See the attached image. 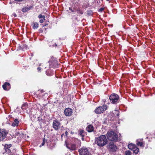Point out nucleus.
<instances>
[{
	"label": "nucleus",
	"instance_id": "nucleus-1",
	"mask_svg": "<svg viewBox=\"0 0 155 155\" xmlns=\"http://www.w3.org/2000/svg\"><path fill=\"white\" fill-rule=\"evenodd\" d=\"M107 142L105 135H101L97 138L95 142L100 147H103L105 145Z\"/></svg>",
	"mask_w": 155,
	"mask_h": 155
},
{
	"label": "nucleus",
	"instance_id": "nucleus-2",
	"mask_svg": "<svg viewBox=\"0 0 155 155\" xmlns=\"http://www.w3.org/2000/svg\"><path fill=\"white\" fill-rule=\"evenodd\" d=\"M106 136L107 139L109 140L117 141L118 140V136L114 131H108L106 134Z\"/></svg>",
	"mask_w": 155,
	"mask_h": 155
},
{
	"label": "nucleus",
	"instance_id": "nucleus-3",
	"mask_svg": "<svg viewBox=\"0 0 155 155\" xmlns=\"http://www.w3.org/2000/svg\"><path fill=\"white\" fill-rule=\"evenodd\" d=\"M74 142H75V144L73 143L70 144H66V147L69 149L72 150H74L77 149V147L76 145H77L78 146H80L81 144V142L80 140H78L77 138H75L74 139Z\"/></svg>",
	"mask_w": 155,
	"mask_h": 155
},
{
	"label": "nucleus",
	"instance_id": "nucleus-4",
	"mask_svg": "<svg viewBox=\"0 0 155 155\" xmlns=\"http://www.w3.org/2000/svg\"><path fill=\"white\" fill-rule=\"evenodd\" d=\"M119 99V96L116 94H113L110 95L109 99L111 102L113 104H116Z\"/></svg>",
	"mask_w": 155,
	"mask_h": 155
},
{
	"label": "nucleus",
	"instance_id": "nucleus-5",
	"mask_svg": "<svg viewBox=\"0 0 155 155\" xmlns=\"http://www.w3.org/2000/svg\"><path fill=\"white\" fill-rule=\"evenodd\" d=\"M107 109V106L106 105H104L101 107H99L96 109L94 110L95 113L100 114L103 113Z\"/></svg>",
	"mask_w": 155,
	"mask_h": 155
},
{
	"label": "nucleus",
	"instance_id": "nucleus-6",
	"mask_svg": "<svg viewBox=\"0 0 155 155\" xmlns=\"http://www.w3.org/2000/svg\"><path fill=\"white\" fill-rule=\"evenodd\" d=\"M8 133V132L4 129L0 130V142L4 140Z\"/></svg>",
	"mask_w": 155,
	"mask_h": 155
},
{
	"label": "nucleus",
	"instance_id": "nucleus-7",
	"mask_svg": "<svg viewBox=\"0 0 155 155\" xmlns=\"http://www.w3.org/2000/svg\"><path fill=\"white\" fill-rule=\"evenodd\" d=\"M80 155H89V153L87 149L81 148L79 150Z\"/></svg>",
	"mask_w": 155,
	"mask_h": 155
},
{
	"label": "nucleus",
	"instance_id": "nucleus-8",
	"mask_svg": "<svg viewBox=\"0 0 155 155\" xmlns=\"http://www.w3.org/2000/svg\"><path fill=\"white\" fill-rule=\"evenodd\" d=\"M61 126L60 123L58 120L54 121L53 123V128L55 130H57L60 128Z\"/></svg>",
	"mask_w": 155,
	"mask_h": 155
},
{
	"label": "nucleus",
	"instance_id": "nucleus-9",
	"mask_svg": "<svg viewBox=\"0 0 155 155\" xmlns=\"http://www.w3.org/2000/svg\"><path fill=\"white\" fill-rule=\"evenodd\" d=\"M64 113L66 116H70L72 113V110L69 108H66L64 110Z\"/></svg>",
	"mask_w": 155,
	"mask_h": 155
},
{
	"label": "nucleus",
	"instance_id": "nucleus-10",
	"mask_svg": "<svg viewBox=\"0 0 155 155\" xmlns=\"http://www.w3.org/2000/svg\"><path fill=\"white\" fill-rule=\"evenodd\" d=\"M109 147L110 149L112 151H115L117 149V146L114 144V143L113 142H111L109 144Z\"/></svg>",
	"mask_w": 155,
	"mask_h": 155
},
{
	"label": "nucleus",
	"instance_id": "nucleus-11",
	"mask_svg": "<svg viewBox=\"0 0 155 155\" xmlns=\"http://www.w3.org/2000/svg\"><path fill=\"white\" fill-rule=\"evenodd\" d=\"M94 128L91 124L88 125L86 127L87 130L89 132H92L94 130Z\"/></svg>",
	"mask_w": 155,
	"mask_h": 155
},
{
	"label": "nucleus",
	"instance_id": "nucleus-12",
	"mask_svg": "<svg viewBox=\"0 0 155 155\" xmlns=\"http://www.w3.org/2000/svg\"><path fill=\"white\" fill-rule=\"evenodd\" d=\"M19 124V122L17 119L14 120L13 122L12 123V126L13 127H17Z\"/></svg>",
	"mask_w": 155,
	"mask_h": 155
},
{
	"label": "nucleus",
	"instance_id": "nucleus-13",
	"mask_svg": "<svg viewBox=\"0 0 155 155\" xmlns=\"http://www.w3.org/2000/svg\"><path fill=\"white\" fill-rule=\"evenodd\" d=\"M10 84L8 82H5L2 86L3 89L5 90H7L10 86Z\"/></svg>",
	"mask_w": 155,
	"mask_h": 155
},
{
	"label": "nucleus",
	"instance_id": "nucleus-14",
	"mask_svg": "<svg viewBox=\"0 0 155 155\" xmlns=\"http://www.w3.org/2000/svg\"><path fill=\"white\" fill-rule=\"evenodd\" d=\"M38 17L39 18H43V19H41L40 20V23H42L44 22V20H45V15H42L41 14L39 15L38 16Z\"/></svg>",
	"mask_w": 155,
	"mask_h": 155
},
{
	"label": "nucleus",
	"instance_id": "nucleus-15",
	"mask_svg": "<svg viewBox=\"0 0 155 155\" xmlns=\"http://www.w3.org/2000/svg\"><path fill=\"white\" fill-rule=\"evenodd\" d=\"M12 146V145L11 144H5L4 145V149L5 150V151L6 152L8 151V150H9V149Z\"/></svg>",
	"mask_w": 155,
	"mask_h": 155
},
{
	"label": "nucleus",
	"instance_id": "nucleus-16",
	"mask_svg": "<svg viewBox=\"0 0 155 155\" xmlns=\"http://www.w3.org/2000/svg\"><path fill=\"white\" fill-rule=\"evenodd\" d=\"M132 150L134 153L136 154H137L138 153L139 150V149L136 145H135Z\"/></svg>",
	"mask_w": 155,
	"mask_h": 155
},
{
	"label": "nucleus",
	"instance_id": "nucleus-17",
	"mask_svg": "<svg viewBox=\"0 0 155 155\" xmlns=\"http://www.w3.org/2000/svg\"><path fill=\"white\" fill-rule=\"evenodd\" d=\"M38 27V23L35 22L33 23V28L34 29H37Z\"/></svg>",
	"mask_w": 155,
	"mask_h": 155
},
{
	"label": "nucleus",
	"instance_id": "nucleus-18",
	"mask_svg": "<svg viewBox=\"0 0 155 155\" xmlns=\"http://www.w3.org/2000/svg\"><path fill=\"white\" fill-rule=\"evenodd\" d=\"M136 142V144L138 146L142 147L144 145V144L143 142L138 141V140Z\"/></svg>",
	"mask_w": 155,
	"mask_h": 155
},
{
	"label": "nucleus",
	"instance_id": "nucleus-19",
	"mask_svg": "<svg viewBox=\"0 0 155 155\" xmlns=\"http://www.w3.org/2000/svg\"><path fill=\"white\" fill-rule=\"evenodd\" d=\"M27 104L26 103H25L22 105L21 108L23 110H25L27 108Z\"/></svg>",
	"mask_w": 155,
	"mask_h": 155
},
{
	"label": "nucleus",
	"instance_id": "nucleus-20",
	"mask_svg": "<svg viewBox=\"0 0 155 155\" xmlns=\"http://www.w3.org/2000/svg\"><path fill=\"white\" fill-rule=\"evenodd\" d=\"M135 145L132 144H130L128 145V147L129 149L132 150Z\"/></svg>",
	"mask_w": 155,
	"mask_h": 155
},
{
	"label": "nucleus",
	"instance_id": "nucleus-21",
	"mask_svg": "<svg viewBox=\"0 0 155 155\" xmlns=\"http://www.w3.org/2000/svg\"><path fill=\"white\" fill-rule=\"evenodd\" d=\"M47 140L45 138H44L43 139V142L41 143V144L40 146V147H41L42 146H43L44 145L45 143H47Z\"/></svg>",
	"mask_w": 155,
	"mask_h": 155
},
{
	"label": "nucleus",
	"instance_id": "nucleus-22",
	"mask_svg": "<svg viewBox=\"0 0 155 155\" xmlns=\"http://www.w3.org/2000/svg\"><path fill=\"white\" fill-rule=\"evenodd\" d=\"M46 75L48 76H51L52 75L51 73V71L50 70H48L46 71Z\"/></svg>",
	"mask_w": 155,
	"mask_h": 155
},
{
	"label": "nucleus",
	"instance_id": "nucleus-23",
	"mask_svg": "<svg viewBox=\"0 0 155 155\" xmlns=\"http://www.w3.org/2000/svg\"><path fill=\"white\" fill-rule=\"evenodd\" d=\"M77 12L78 14H80L82 15L83 14V12L82 10H80V9H78L77 10Z\"/></svg>",
	"mask_w": 155,
	"mask_h": 155
},
{
	"label": "nucleus",
	"instance_id": "nucleus-24",
	"mask_svg": "<svg viewBox=\"0 0 155 155\" xmlns=\"http://www.w3.org/2000/svg\"><path fill=\"white\" fill-rule=\"evenodd\" d=\"M84 131L83 130H81L79 132V134L82 137H84V135H83V133Z\"/></svg>",
	"mask_w": 155,
	"mask_h": 155
},
{
	"label": "nucleus",
	"instance_id": "nucleus-25",
	"mask_svg": "<svg viewBox=\"0 0 155 155\" xmlns=\"http://www.w3.org/2000/svg\"><path fill=\"white\" fill-rule=\"evenodd\" d=\"M125 154L126 155H130L131 152L129 150L126 151L125 152Z\"/></svg>",
	"mask_w": 155,
	"mask_h": 155
},
{
	"label": "nucleus",
	"instance_id": "nucleus-26",
	"mask_svg": "<svg viewBox=\"0 0 155 155\" xmlns=\"http://www.w3.org/2000/svg\"><path fill=\"white\" fill-rule=\"evenodd\" d=\"M26 7L22 9V11L23 12H26L28 11V10Z\"/></svg>",
	"mask_w": 155,
	"mask_h": 155
},
{
	"label": "nucleus",
	"instance_id": "nucleus-27",
	"mask_svg": "<svg viewBox=\"0 0 155 155\" xmlns=\"http://www.w3.org/2000/svg\"><path fill=\"white\" fill-rule=\"evenodd\" d=\"M115 114L117 117L119 116V111L118 110H115Z\"/></svg>",
	"mask_w": 155,
	"mask_h": 155
},
{
	"label": "nucleus",
	"instance_id": "nucleus-28",
	"mask_svg": "<svg viewBox=\"0 0 155 155\" xmlns=\"http://www.w3.org/2000/svg\"><path fill=\"white\" fill-rule=\"evenodd\" d=\"M37 70L38 72H41V68L40 67H38L37 68Z\"/></svg>",
	"mask_w": 155,
	"mask_h": 155
},
{
	"label": "nucleus",
	"instance_id": "nucleus-29",
	"mask_svg": "<svg viewBox=\"0 0 155 155\" xmlns=\"http://www.w3.org/2000/svg\"><path fill=\"white\" fill-rule=\"evenodd\" d=\"M104 9V8H100L99 10V11L102 12Z\"/></svg>",
	"mask_w": 155,
	"mask_h": 155
},
{
	"label": "nucleus",
	"instance_id": "nucleus-30",
	"mask_svg": "<svg viewBox=\"0 0 155 155\" xmlns=\"http://www.w3.org/2000/svg\"><path fill=\"white\" fill-rule=\"evenodd\" d=\"M69 9L70 10H71L72 12H74V10H73V9H72L71 8H69Z\"/></svg>",
	"mask_w": 155,
	"mask_h": 155
},
{
	"label": "nucleus",
	"instance_id": "nucleus-31",
	"mask_svg": "<svg viewBox=\"0 0 155 155\" xmlns=\"http://www.w3.org/2000/svg\"><path fill=\"white\" fill-rule=\"evenodd\" d=\"M26 8H27V9H28V11H29L31 9V7H27Z\"/></svg>",
	"mask_w": 155,
	"mask_h": 155
},
{
	"label": "nucleus",
	"instance_id": "nucleus-32",
	"mask_svg": "<svg viewBox=\"0 0 155 155\" xmlns=\"http://www.w3.org/2000/svg\"><path fill=\"white\" fill-rule=\"evenodd\" d=\"M13 15L14 17H16L17 16L16 14L15 13H13Z\"/></svg>",
	"mask_w": 155,
	"mask_h": 155
},
{
	"label": "nucleus",
	"instance_id": "nucleus-33",
	"mask_svg": "<svg viewBox=\"0 0 155 155\" xmlns=\"http://www.w3.org/2000/svg\"><path fill=\"white\" fill-rule=\"evenodd\" d=\"M54 63H55L57 65V66L58 65V63H57V61H54Z\"/></svg>",
	"mask_w": 155,
	"mask_h": 155
},
{
	"label": "nucleus",
	"instance_id": "nucleus-34",
	"mask_svg": "<svg viewBox=\"0 0 155 155\" xmlns=\"http://www.w3.org/2000/svg\"><path fill=\"white\" fill-rule=\"evenodd\" d=\"M81 139H82L83 140H84V137H82Z\"/></svg>",
	"mask_w": 155,
	"mask_h": 155
},
{
	"label": "nucleus",
	"instance_id": "nucleus-35",
	"mask_svg": "<svg viewBox=\"0 0 155 155\" xmlns=\"http://www.w3.org/2000/svg\"><path fill=\"white\" fill-rule=\"evenodd\" d=\"M41 92H44V91H43V90H41Z\"/></svg>",
	"mask_w": 155,
	"mask_h": 155
},
{
	"label": "nucleus",
	"instance_id": "nucleus-36",
	"mask_svg": "<svg viewBox=\"0 0 155 155\" xmlns=\"http://www.w3.org/2000/svg\"><path fill=\"white\" fill-rule=\"evenodd\" d=\"M55 46H57V45H56V44H55Z\"/></svg>",
	"mask_w": 155,
	"mask_h": 155
},
{
	"label": "nucleus",
	"instance_id": "nucleus-37",
	"mask_svg": "<svg viewBox=\"0 0 155 155\" xmlns=\"http://www.w3.org/2000/svg\"><path fill=\"white\" fill-rule=\"evenodd\" d=\"M63 135V134L61 135V137H62Z\"/></svg>",
	"mask_w": 155,
	"mask_h": 155
},
{
	"label": "nucleus",
	"instance_id": "nucleus-38",
	"mask_svg": "<svg viewBox=\"0 0 155 155\" xmlns=\"http://www.w3.org/2000/svg\"><path fill=\"white\" fill-rule=\"evenodd\" d=\"M109 0H107V1H109Z\"/></svg>",
	"mask_w": 155,
	"mask_h": 155
}]
</instances>
